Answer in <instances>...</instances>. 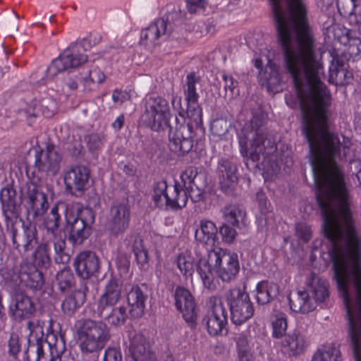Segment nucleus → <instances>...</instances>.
Instances as JSON below:
<instances>
[{"label": "nucleus", "instance_id": "f257e3e1", "mask_svg": "<svg viewBox=\"0 0 361 361\" xmlns=\"http://www.w3.org/2000/svg\"><path fill=\"white\" fill-rule=\"evenodd\" d=\"M335 279L348 320L355 361H361V236L349 208V197H316Z\"/></svg>", "mask_w": 361, "mask_h": 361}, {"label": "nucleus", "instance_id": "f03ea898", "mask_svg": "<svg viewBox=\"0 0 361 361\" xmlns=\"http://www.w3.org/2000/svg\"><path fill=\"white\" fill-rule=\"evenodd\" d=\"M282 47L286 69L294 84H324V66L303 0H268Z\"/></svg>", "mask_w": 361, "mask_h": 361}, {"label": "nucleus", "instance_id": "7ed1b4c3", "mask_svg": "<svg viewBox=\"0 0 361 361\" xmlns=\"http://www.w3.org/2000/svg\"><path fill=\"white\" fill-rule=\"evenodd\" d=\"M251 127L247 134L239 135L240 154L256 166L262 167L265 180L272 179L280 171L274 154L276 147L266 137V128L257 117L252 119Z\"/></svg>", "mask_w": 361, "mask_h": 361}, {"label": "nucleus", "instance_id": "20e7f679", "mask_svg": "<svg viewBox=\"0 0 361 361\" xmlns=\"http://www.w3.org/2000/svg\"><path fill=\"white\" fill-rule=\"evenodd\" d=\"M92 48L91 40L83 38L71 43L55 59L46 70V78L52 80L59 73L78 68L88 61H95L102 56L101 53L97 54V57L91 58L85 54Z\"/></svg>", "mask_w": 361, "mask_h": 361}, {"label": "nucleus", "instance_id": "39448f33", "mask_svg": "<svg viewBox=\"0 0 361 361\" xmlns=\"http://www.w3.org/2000/svg\"><path fill=\"white\" fill-rule=\"evenodd\" d=\"M80 348L84 353L101 350L111 338L109 329L102 321L82 319L75 324Z\"/></svg>", "mask_w": 361, "mask_h": 361}, {"label": "nucleus", "instance_id": "423d86ee", "mask_svg": "<svg viewBox=\"0 0 361 361\" xmlns=\"http://www.w3.org/2000/svg\"><path fill=\"white\" fill-rule=\"evenodd\" d=\"M152 199L155 205L161 209L177 210L185 207L188 196L178 183L168 185L162 180L154 186Z\"/></svg>", "mask_w": 361, "mask_h": 361}, {"label": "nucleus", "instance_id": "0eeeda50", "mask_svg": "<svg viewBox=\"0 0 361 361\" xmlns=\"http://www.w3.org/2000/svg\"><path fill=\"white\" fill-rule=\"evenodd\" d=\"M60 215L59 207L54 206L44 219L47 233L44 237L51 240L54 249V260L57 264H66L70 261L71 256L66 249V240L59 231Z\"/></svg>", "mask_w": 361, "mask_h": 361}, {"label": "nucleus", "instance_id": "6e6552de", "mask_svg": "<svg viewBox=\"0 0 361 361\" xmlns=\"http://www.w3.org/2000/svg\"><path fill=\"white\" fill-rule=\"evenodd\" d=\"M231 312V319L235 325L250 319L254 314V307L249 294L239 288L230 289L226 295Z\"/></svg>", "mask_w": 361, "mask_h": 361}, {"label": "nucleus", "instance_id": "1a4fd4ad", "mask_svg": "<svg viewBox=\"0 0 361 361\" xmlns=\"http://www.w3.org/2000/svg\"><path fill=\"white\" fill-rule=\"evenodd\" d=\"M143 116L152 130H164L170 126L171 113L169 102L161 97H149L146 102Z\"/></svg>", "mask_w": 361, "mask_h": 361}, {"label": "nucleus", "instance_id": "9d476101", "mask_svg": "<svg viewBox=\"0 0 361 361\" xmlns=\"http://www.w3.org/2000/svg\"><path fill=\"white\" fill-rule=\"evenodd\" d=\"M169 148L177 156H183L190 152L194 146V132L192 123H179L176 118V126H169Z\"/></svg>", "mask_w": 361, "mask_h": 361}, {"label": "nucleus", "instance_id": "9b49d317", "mask_svg": "<svg viewBox=\"0 0 361 361\" xmlns=\"http://www.w3.org/2000/svg\"><path fill=\"white\" fill-rule=\"evenodd\" d=\"M49 353L45 352L46 343L37 340L30 343L25 351L27 361H71L70 358L63 355L65 345L63 338L56 339L54 343L47 341Z\"/></svg>", "mask_w": 361, "mask_h": 361}, {"label": "nucleus", "instance_id": "f8f14e48", "mask_svg": "<svg viewBox=\"0 0 361 361\" xmlns=\"http://www.w3.org/2000/svg\"><path fill=\"white\" fill-rule=\"evenodd\" d=\"M209 259L214 264L219 278L224 281L235 279L240 270L237 254L217 247L209 252Z\"/></svg>", "mask_w": 361, "mask_h": 361}, {"label": "nucleus", "instance_id": "ddd939ff", "mask_svg": "<svg viewBox=\"0 0 361 361\" xmlns=\"http://www.w3.org/2000/svg\"><path fill=\"white\" fill-rule=\"evenodd\" d=\"M130 216V207L126 203L114 202L105 225L109 235L113 238L122 236L129 228Z\"/></svg>", "mask_w": 361, "mask_h": 361}, {"label": "nucleus", "instance_id": "4468645a", "mask_svg": "<svg viewBox=\"0 0 361 361\" xmlns=\"http://www.w3.org/2000/svg\"><path fill=\"white\" fill-rule=\"evenodd\" d=\"M209 302L210 306L203 319V323L210 336H219L227 325V312L219 298L212 296Z\"/></svg>", "mask_w": 361, "mask_h": 361}, {"label": "nucleus", "instance_id": "2eb2a0df", "mask_svg": "<svg viewBox=\"0 0 361 361\" xmlns=\"http://www.w3.org/2000/svg\"><path fill=\"white\" fill-rule=\"evenodd\" d=\"M90 176V170L85 166L71 167L64 173L66 191L75 196H81L87 189Z\"/></svg>", "mask_w": 361, "mask_h": 361}, {"label": "nucleus", "instance_id": "dca6fc26", "mask_svg": "<svg viewBox=\"0 0 361 361\" xmlns=\"http://www.w3.org/2000/svg\"><path fill=\"white\" fill-rule=\"evenodd\" d=\"M94 221V215L90 209L81 211L80 215L71 222L69 240L73 245H80L91 233L92 225Z\"/></svg>", "mask_w": 361, "mask_h": 361}, {"label": "nucleus", "instance_id": "f3484780", "mask_svg": "<svg viewBox=\"0 0 361 361\" xmlns=\"http://www.w3.org/2000/svg\"><path fill=\"white\" fill-rule=\"evenodd\" d=\"M0 202L6 222L16 221L21 212L22 200L12 185L7 184L1 190Z\"/></svg>", "mask_w": 361, "mask_h": 361}, {"label": "nucleus", "instance_id": "a211bd4d", "mask_svg": "<svg viewBox=\"0 0 361 361\" xmlns=\"http://www.w3.org/2000/svg\"><path fill=\"white\" fill-rule=\"evenodd\" d=\"M35 167L47 176H55L60 169L61 156L54 145H48L44 152H36Z\"/></svg>", "mask_w": 361, "mask_h": 361}, {"label": "nucleus", "instance_id": "6ab92c4d", "mask_svg": "<svg viewBox=\"0 0 361 361\" xmlns=\"http://www.w3.org/2000/svg\"><path fill=\"white\" fill-rule=\"evenodd\" d=\"M25 202L28 214L34 219L42 216L49 207L45 194L33 183L27 184Z\"/></svg>", "mask_w": 361, "mask_h": 361}, {"label": "nucleus", "instance_id": "aec40b11", "mask_svg": "<svg viewBox=\"0 0 361 361\" xmlns=\"http://www.w3.org/2000/svg\"><path fill=\"white\" fill-rule=\"evenodd\" d=\"M175 305L180 311L185 321L195 324L197 319L196 304L190 290L182 286H177L174 291Z\"/></svg>", "mask_w": 361, "mask_h": 361}, {"label": "nucleus", "instance_id": "412c9836", "mask_svg": "<svg viewBox=\"0 0 361 361\" xmlns=\"http://www.w3.org/2000/svg\"><path fill=\"white\" fill-rule=\"evenodd\" d=\"M73 267L79 277L83 279H88L95 276L98 273L99 260L94 252L84 250L75 256Z\"/></svg>", "mask_w": 361, "mask_h": 361}, {"label": "nucleus", "instance_id": "4be33fe9", "mask_svg": "<svg viewBox=\"0 0 361 361\" xmlns=\"http://www.w3.org/2000/svg\"><path fill=\"white\" fill-rule=\"evenodd\" d=\"M172 32V24L167 18L157 19L153 23L141 31L140 43L148 48L153 47L156 41L164 36H169Z\"/></svg>", "mask_w": 361, "mask_h": 361}, {"label": "nucleus", "instance_id": "5701e85b", "mask_svg": "<svg viewBox=\"0 0 361 361\" xmlns=\"http://www.w3.org/2000/svg\"><path fill=\"white\" fill-rule=\"evenodd\" d=\"M129 351L135 361H157L149 342L140 333L128 331Z\"/></svg>", "mask_w": 361, "mask_h": 361}, {"label": "nucleus", "instance_id": "b1692460", "mask_svg": "<svg viewBox=\"0 0 361 361\" xmlns=\"http://www.w3.org/2000/svg\"><path fill=\"white\" fill-rule=\"evenodd\" d=\"M121 298V286L116 279H111L106 285L104 293L97 301V313L103 317V313L116 305Z\"/></svg>", "mask_w": 361, "mask_h": 361}, {"label": "nucleus", "instance_id": "393cba45", "mask_svg": "<svg viewBox=\"0 0 361 361\" xmlns=\"http://www.w3.org/2000/svg\"><path fill=\"white\" fill-rule=\"evenodd\" d=\"M219 170L221 173L220 177L221 190L228 195H232L238 182L235 166L228 159H222L219 162Z\"/></svg>", "mask_w": 361, "mask_h": 361}, {"label": "nucleus", "instance_id": "a878e982", "mask_svg": "<svg viewBox=\"0 0 361 361\" xmlns=\"http://www.w3.org/2000/svg\"><path fill=\"white\" fill-rule=\"evenodd\" d=\"M345 60L338 55L334 56L329 67V82L336 86L349 83L353 74L348 71Z\"/></svg>", "mask_w": 361, "mask_h": 361}, {"label": "nucleus", "instance_id": "bb28decb", "mask_svg": "<svg viewBox=\"0 0 361 361\" xmlns=\"http://www.w3.org/2000/svg\"><path fill=\"white\" fill-rule=\"evenodd\" d=\"M20 283L27 288L37 290L44 285L43 275L36 266L30 262H23L20 265Z\"/></svg>", "mask_w": 361, "mask_h": 361}, {"label": "nucleus", "instance_id": "cd10ccee", "mask_svg": "<svg viewBox=\"0 0 361 361\" xmlns=\"http://www.w3.org/2000/svg\"><path fill=\"white\" fill-rule=\"evenodd\" d=\"M305 284V290L315 299L317 304L329 298V285L326 279L311 273L307 278Z\"/></svg>", "mask_w": 361, "mask_h": 361}, {"label": "nucleus", "instance_id": "c85d7f7f", "mask_svg": "<svg viewBox=\"0 0 361 361\" xmlns=\"http://www.w3.org/2000/svg\"><path fill=\"white\" fill-rule=\"evenodd\" d=\"M290 309L295 312L307 314L314 310L318 305L315 299L305 289L298 290L297 295L289 298Z\"/></svg>", "mask_w": 361, "mask_h": 361}, {"label": "nucleus", "instance_id": "c756f323", "mask_svg": "<svg viewBox=\"0 0 361 361\" xmlns=\"http://www.w3.org/2000/svg\"><path fill=\"white\" fill-rule=\"evenodd\" d=\"M218 229L216 224L209 220H200L199 226L195 232L196 241L213 246L216 240Z\"/></svg>", "mask_w": 361, "mask_h": 361}, {"label": "nucleus", "instance_id": "7c9ffc66", "mask_svg": "<svg viewBox=\"0 0 361 361\" xmlns=\"http://www.w3.org/2000/svg\"><path fill=\"white\" fill-rule=\"evenodd\" d=\"M11 310L15 316L23 317L31 314L35 307L27 295L23 292H16L13 297Z\"/></svg>", "mask_w": 361, "mask_h": 361}, {"label": "nucleus", "instance_id": "2f4dec72", "mask_svg": "<svg viewBox=\"0 0 361 361\" xmlns=\"http://www.w3.org/2000/svg\"><path fill=\"white\" fill-rule=\"evenodd\" d=\"M145 300L146 297L137 286H133L128 293L127 300L131 307L129 312L133 317H140L143 314Z\"/></svg>", "mask_w": 361, "mask_h": 361}, {"label": "nucleus", "instance_id": "473e14b6", "mask_svg": "<svg viewBox=\"0 0 361 361\" xmlns=\"http://www.w3.org/2000/svg\"><path fill=\"white\" fill-rule=\"evenodd\" d=\"M51 245H53L51 240L44 236L42 242L38 244L32 254L35 266L44 268L49 267L51 264L50 247Z\"/></svg>", "mask_w": 361, "mask_h": 361}, {"label": "nucleus", "instance_id": "72a5a7b5", "mask_svg": "<svg viewBox=\"0 0 361 361\" xmlns=\"http://www.w3.org/2000/svg\"><path fill=\"white\" fill-rule=\"evenodd\" d=\"M209 252L207 257H201L197 264V271L199 274L203 286L209 290H214L216 286L214 283V276L212 269Z\"/></svg>", "mask_w": 361, "mask_h": 361}, {"label": "nucleus", "instance_id": "f704fd0d", "mask_svg": "<svg viewBox=\"0 0 361 361\" xmlns=\"http://www.w3.org/2000/svg\"><path fill=\"white\" fill-rule=\"evenodd\" d=\"M85 290H75L63 300L62 311L67 315H72L85 303Z\"/></svg>", "mask_w": 361, "mask_h": 361}, {"label": "nucleus", "instance_id": "c9c22d12", "mask_svg": "<svg viewBox=\"0 0 361 361\" xmlns=\"http://www.w3.org/2000/svg\"><path fill=\"white\" fill-rule=\"evenodd\" d=\"M283 347L289 355H298L305 351L306 341L302 334L298 331L288 334L283 341Z\"/></svg>", "mask_w": 361, "mask_h": 361}, {"label": "nucleus", "instance_id": "e433bc0d", "mask_svg": "<svg viewBox=\"0 0 361 361\" xmlns=\"http://www.w3.org/2000/svg\"><path fill=\"white\" fill-rule=\"evenodd\" d=\"M279 293V286L273 282L262 281L256 287V300L259 305L270 302Z\"/></svg>", "mask_w": 361, "mask_h": 361}, {"label": "nucleus", "instance_id": "4c0bfd02", "mask_svg": "<svg viewBox=\"0 0 361 361\" xmlns=\"http://www.w3.org/2000/svg\"><path fill=\"white\" fill-rule=\"evenodd\" d=\"M224 220L233 225L240 228L245 225L246 213L244 209L236 204L227 205L221 209Z\"/></svg>", "mask_w": 361, "mask_h": 361}, {"label": "nucleus", "instance_id": "58836bf2", "mask_svg": "<svg viewBox=\"0 0 361 361\" xmlns=\"http://www.w3.org/2000/svg\"><path fill=\"white\" fill-rule=\"evenodd\" d=\"M56 282L59 289L65 293L70 290L75 283L74 274L70 267H66L56 274Z\"/></svg>", "mask_w": 361, "mask_h": 361}, {"label": "nucleus", "instance_id": "ea45409f", "mask_svg": "<svg viewBox=\"0 0 361 361\" xmlns=\"http://www.w3.org/2000/svg\"><path fill=\"white\" fill-rule=\"evenodd\" d=\"M199 80L200 78L194 72L187 75L185 84L183 86V92L187 102H198L199 94L197 92L196 85Z\"/></svg>", "mask_w": 361, "mask_h": 361}, {"label": "nucleus", "instance_id": "a19ab883", "mask_svg": "<svg viewBox=\"0 0 361 361\" xmlns=\"http://www.w3.org/2000/svg\"><path fill=\"white\" fill-rule=\"evenodd\" d=\"M23 249L22 252L25 253L32 250L37 244V230L35 226L23 224Z\"/></svg>", "mask_w": 361, "mask_h": 361}, {"label": "nucleus", "instance_id": "79ce46f5", "mask_svg": "<svg viewBox=\"0 0 361 361\" xmlns=\"http://www.w3.org/2000/svg\"><path fill=\"white\" fill-rule=\"evenodd\" d=\"M312 361H341V353L332 345L322 346L316 351Z\"/></svg>", "mask_w": 361, "mask_h": 361}, {"label": "nucleus", "instance_id": "37998d69", "mask_svg": "<svg viewBox=\"0 0 361 361\" xmlns=\"http://www.w3.org/2000/svg\"><path fill=\"white\" fill-rule=\"evenodd\" d=\"M103 318L109 324L118 326L123 324L128 318V310L124 306L113 308L111 311L106 314L103 313Z\"/></svg>", "mask_w": 361, "mask_h": 361}, {"label": "nucleus", "instance_id": "c03bdc74", "mask_svg": "<svg viewBox=\"0 0 361 361\" xmlns=\"http://www.w3.org/2000/svg\"><path fill=\"white\" fill-rule=\"evenodd\" d=\"M176 263L185 279L192 277L194 272V260L190 255L180 253L177 256Z\"/></svg>", "mask_w": 361, "mask_h": 361}, {"label": "nucleus", "instance_id": "a18cd8bd", "mask_svg": "<svg viewBox=\"0 0 361 361\" xmlns=\"http://www.w3.org/2000/svg\"><path fill=\"white\" fill-rule=\"evenodd\" d=\"M272 336L281 338L287 329V318L284 313L276 312L271 318Z\"/></svg>", "mask_w": 361, "mask_h": 361}, {"label": "nucleus", "instance_id": "49530a36", "mask_svg": "<svg viewBox=\"0 0 361 361\" xmlns=\"http://www.w3.org/2000/svg\"><path fill=\"white\" fill-rule=\"evenodd\" d=\"M133 252L140 269H145L148 264V252L140 238H136L133 244Z\"/></svg>", "mask_w": 361, "mask_h": 361}, {"label": "nucleus", "instance_id": "de8ad7c7", "mask_svg": "<svg viewBox=\"0 0 361 361\" xmlns=\"http://www.w3.org/2000/svg\"><path fill=\"white\" fill-rule=\"evenodd\" d=\"M350 8L348 11H345L348 14V21L350 25L356 27L361 32V0H350Z\"/></svg>", "mask_w": 361, "mask_h": 361}, {"label": "nucleus", "instance_id": "09e8293b", "mask_svg": "<svg viewBox=\"0 0 361 361\" xmlns=\"http://www.w3.org/2000/svg\"><path fill=\"white\" fill-rule=\"evenodd\" d=\"M16 221L6 222V233L11 239L13 247L18 250L19 253L22 252L23 249V236L22 232L20 233L16 226Z\"/></svg>", "mask_w": 361, "mask_h": 361}, {"label": "nucleus", "instance_id": "8fccbe9b", "mask_svg": "<svg viewBox=\"0 0 361 361\" xmlns=\"http://www.w3.org/2000/svg\"><path fill=\"white\" fill-rule=\"evenodd\" d=\"M187 116L190 119L188 123H192V128L194 126L199 127L202 124V108L198 105V102H187Z\"/></svg>", "mask_w": 361, "mask_h": 361}, {"label": "nucleus", "instance_id": "3c124183", "mask_svg": "<svg viewBox=\"0 0 361 361\" xmlns=\"http://www.w3.org/2000/svg\"><path fill=\"white\" fill-rule=\"evenodd\" d=\"M349 46L347 54L344 56L345 60H348L347 54L353 61L361 60V39L359 37H351L350 33H348Z\"/></svg>", "mask_w": 361, "mask_h": 361}, {"label": "nucleus", "instance_id": "603ef678", "mask_svg": "<svg viewBox=\"0 0 361 361\" xmlns=\"http://www.w3.org/2000/svg\"><path fill=\"white\" fill-rule=\"evenodd\" d=\"M262 78L267 82L269 87L278 85L281 81L278 67L274 64L267 66Z\"/></svg>", "mask_w": 361, "mask_h": 361}, {"label": "nucleus", "instance_id": "864d4df0", "mask_svg": "<svg viewBox=\"0 0 361 361\" xmlns=\"http://www.w3.org/2000/svg\"><path fill=\"white\" fill-rule=\"evenodd\" d=\"M187 8L190 13L208 14L211 9L205 0H187Z\"/></svg>", "mask_w": 361, "mask_h": 361}, {"label": "nucleus", "instance_id": "5fc2aeb1", "mask_svg": "<svg viewBox=\"0 0 361 361\" xmlns=\"http://www.w3.org/2000/svg\"><path fill=\"white\" fill-rule=\"evenodd\" d=\"M295 235L303 242H309L312 237L311 226L306 222L300 221L295 224Z\"/></svg>", "mask_w": 361, "mask_h": 361}, {"label": "nucleus", "instance_id": "6e6d98bb", "mask_svg": "<svg viewBox=\"0 0 361 361\" xmlns=\"http://www.w3.org/2000/svg\"><path fill=\"white\" fill-rule=\"evenodd\" d=\"M229 123L224 118H218L211 124V131L214 135L221 137L224 135L228 130Z\"/></svg>", "mask_w": 361, "mask_h": 361}, {"label": "nucleus", "instance_id": "4d7b16f0", "mask_svg": "<svg viewBox=\"0 0 361 361\" xmlns=\"http://www.w3.org/2000/svg\"><path fill=\"white\" fill-rule=\"evenodd\" d=\"M198 171L195 166H189L186 168L180 175V179L183 183L184 187H187L189 185L197 184L195 178L197 177Z\"/></svg>", "mask_w": 361, "mask_h": 361}, {"label": "nucleus", "instance_id": "13d9d810", "mask_svg": "<svg viewBox=\"0 0 361 361\" xmlns=\"http://www.w3.org/2000/svg\"><path fill=\"white\" fill-rule=\"evenodd\" d=\"M0 274L6 283L12 286H18L20 284L19 277L20 269L18 270V273L16 274L12 269L5 267L0 270Z\"/></svg>", "mask_w": 361, "mask_h": 361}, {"label": "nucleus", "instance_id": "bf43d9fd", "mask_svg": "<svg viewBox=\"0 0 361 361\" xmlns=\"http://www.w3.org/2000/svg\"><path fill=\"white\" fill-rule=\"evenodd\" d=\"M103 361H122V353L120 348H107L104 351Z\"/></svg>", "mask_w": 361, "mask_h": 361}, {"label": "nucleus", "instance_id": "052dcab7", "mask_svg": "<svg viewBox=\"0 0 361 361\" xmlns=\"http://www.w3.org/2000/svg\"><path fill=\"white\" fill-rule=\"evenodd\" d=\"M219 233L223 241L228 243H232L237 235L235 230L226 224H224L220 227Z\"/></svg>", "mask_w": 361, "mask_h": 361}, {"label": "nucleus", "instance_id": "680f3d73", "mask_svg": "<svg viewBox=\"0 0 361 361\" xmlns=\"http://www.w3.org/2000/svg\"><path fill=\"white\" fill-rule=\"evenodd\" d=\"M187 190L188 196L190 197L192 202H200L203 200L204 194L202 190L197 185V184L195 185H189L187 187H185Z\"/></svg>", "mask_w": 361, "mask_h": 361}, {"label": "nucleus", "instance_id": "e2e57ef3", "mask_svg": "<svg viewBox=\"0 0 361 361\" xmlns=\"http://www.w3.org/2000/svg\"><path fill=\"white\" fill-rule=\"evenodd\" d=\"M8 353L13 355L16 356L20 350V343L19 337L15 334H12L8 341Z\"/></svg>", "mask_w": 361, "mask_h": 361}, {"label": "nucleus", "instance_id": "0e129e2a", "mask_svg": "<svg viewBox=\"0 0 361 361\" xmlns=\"http://www.w3.org/2000/svg\"><path fill=\"white\" fill-rule=\"evenodd\" d=\"M223 80L224 82V90L226 92L229 91L231 93V94H233L234 92V89L238 84V82L235 81L233 77L227 75L226 74L223 75Z\"/></svg>", "mask_w": 361, "mask_h": 361}, {"label": "nucleus", "instance_id": "69168bd1", "mask_svg": "<svg viewBox=\"0 0 361 361\" xmlns=\"http://www.w3.org/2000/svg\"><path fill=\"white\" fill-rule=\"evenodd\" d=\"M236 345L239 351L250 350L247 336L243 334H239L235 338Z\"/></svg>", "mask_w": 361, "mask_h": 361}, {"label": "nucleus", "instance_id": "338daca9", "mask_svg": "<svg viewBox=\"0 0 361 361\" xmlns=\"http://www.w3.org/2000/svg\"><path fill=\"white\" fill-rule=\"evenodd\" d=\"M64 83L70 90H75L78 87L79 77L76 75H68L65 79Z\"/></svg>", "mask_w": 361, "mask_h": 361}, {"label": "nucleus", "instance_id": "774afa93", "mask_svg": "<svg viewBox=\"0 0 361 361\" xmlns=\"http://www.w3.org/2000/svg\"><path fill=\"white\" fill-rule=\"evenodd\" d=\"M90 79L93 82L102 83L105 80L104 74L99 69H93L89 73Z\"/></svg>", "mask_w": 361, "mask_h": 361}]
</instances>
